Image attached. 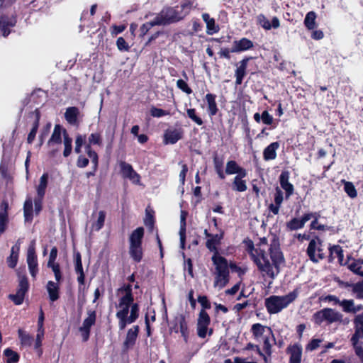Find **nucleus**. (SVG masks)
<instances>
[{
	"label": "nucleus",
	"instance_id": "f704fd0d",
	"mask_svg": "<svg viewBox=\"0 0 363 363\" xmlns=\"http://www.w3.org/2000/svg\"><path fill=\"white\" fill-rule=\"evenodd\" d=\"M155 223V211L152 209H145V217L144 218V224L150 232L153 230Z\"/></svg>",
	"mask_w": 363,
	"mask_h": 363
},
{
	"label": "nucleus",
	"instance_id": "0eeeda50",
	"mask_svg": "<svg viewBox=\"0 0 363 363\" xmlns=\"http://www.w3.org/2000/svg\"><path fill=\"white\" fill-rule=\"evenodd\" d=\"M18 284L15 294H9V298L11 300L15 305H21L24 301L26 294L29 290V282L27 275L25 272H18Z\"/></svg>",
	"mask_w": 363,
	"mask_h": 363
},
{
	"label": "nucleus",
	"instance_id": "2f4dec72",
	"mask_svg": "<svg viewBox=\"0 0 363 363\" xmlns=\"http://www.w3.org/2000/svg\"><path fill=\"white\" fill-rule=\"evenodd\" d=\"M362 283L363 280L354 284L349 283L347 281H340V286L344 288H351L352 293L356 294V298L358 299H362L363 298V293H362L358 288L360 285L362 284Z\"/></svg>",
	"mask_w": 363,
	"mask_h": 363
},
{
	"label": "nucleus",
	"instance_id": "473e14b6",
	"mask_svg": "<svg viewBox=\"0 0 363 363\" xmlns=\"http://www.w3.org/2000/svg\"><path fill=\"white\" fill-rule=\"evenodd\" d=\"M23 215L26 221H31L33 218V201L28 197L23 204Z\"/></svg>",
	"mask_w": 363,
	"mask_h": 363
},
{
	"label": "nucleus",
	"instance_id": "4be33fe9",
	"mask_svg": "<svg viewBox=\"0 0 363 363\" xmlns=\"http://www.w3.org/2000/svg\"><path fill=\"white\" fill-rule=\"evenodd\" d=\"M63 129L64 128H62V126L59 124L55 125L51 137L48 141V146L52 147L55 145H61L62 141V134L63 132Z\"/></svg>",
	"mask_w": 363,
	"mask_h": 363
},
{
	"label": "nucleus",
	"instance_id": "09e8293b",
	"mask_svg": "<svg viewBox=\"0 0 363 363\" xmlns=\"http://www.w3.org/2000/svg\"><path fill=\"white\" fill-rule=\"evenodd\" d=\"M90 144L101 147L103 145V138L100 133H92L88 138Z\"/></svg>",
	"mask_w": 363,
	"mask_h": 363
},
{
	"label": "nucleus",
	"instance_id": "f257e3e1",
	"mask_svg": "<svg viewBox=\"0 0 363 363\" xmlns=\"http://www.w3.org/2000/svg\"><path fill=\"white\" fill-rule=\"evenodd\" d=\"M246 245V250L249 253L251 259L256 264L258 270L263 274L267 275L271 279H274L280 272L281 266L285 263V259L279 245L272 243L269 248V252L272 263L264 250L255 248L254 242L250 239L244 240Z\"/></svg>",
	"mask_w": 363,
	"mask_h": 363
},
{
	"label": "nucleus",
	"instance_id": "dca6fc26",
	"mask_svg": "<svg viewBox=\"0 0 363 363\" xmlns=\"http://www.w3.org/2000/svg\"><path fill=\"white\" fill-rule=\"evenodd\" d=\"M224 232L222 231L219 234H213L206 242V247L211 252H213V255L219 254L218 246L221 244V240L223 239Z\"/></svg>",
	"mask_w": 363,
	"mask_h": 363
},
{
	"label": "nucleus",
	"instance_id": "ea45409f",
	"mask_svg": "<svg viewBox=\"0 0 363 363\" xmlns=\"http://www.w3.org/2000/svg\"><path fill=\"white\" fill-rule=\"evenodd\" d=\"M1 206H4V212L0 213V234L3 233L6 230L8 223V203H2Z\"/></svg>",
	"mask_w": 363,
	"mask_h": 363
},
{
	"label": "nucleus",
	"instance_id": "8fccbe9b",
	"mask_svg": "<svg viewBox=\"0 0 363 363\" xmlns=\"http://www.w3.org/2000/svg\"><path fill=\"white\" fill-rule=\"evenodd\" d=\"M48 267L51 268L54 275L55 278L57 282L60 283V281L62 280V274L60 269V266L58 263H52V264H48Z\"/></svg>",
	"mask_w": 363,
	"mask_h": 363
},
{
	"label": "nucleus",
	"instance_id": "774afa93",
	"mask_svg": "<svg viewBox=\"0 0 363 363\" xmlns=\"http://www.w3.org/2000/svg\"><path fill=\"white\" fill-rule=\"evenodd\" d=\"M262 121L265 125H272L274 122V118L267 111H264L261 115Z\"/></svg>",
	"mask_w": 363,
	"mask_h": 363
},
{
	"label": "nucleus",
	"instance_id": "4c0bfd02",
	"mask_svg": "<svg viewBox=\"0 0 363 363\" xmlns=\"http://www.w3.org/2000/svg\"><path fill=\"white\" fill-rule=\"evenodd\" d=\"M232 189L238 192L245 191L247 189L246 181L239 177H234L232 183Z\"/></svg>",
	"mask_w": 363,
	"mask_h": 363
},
{
	"label": "nucleus",
	"instance_id": "e2e57ef3",
	"mask_svg": "<svg viewBox=\"0 0 363 363\" xmlns=\"http://www.w3.org/2000/svg\"><path fill=\"white\" fill-rule=\"evenodd\" d=\"M89 164V160L85 155L80 154L76 162L77 167L79 168H85Z\"/></svg>",
	"mask_w": 363,
	"mask_h": 363
},
{
	"label": "nucleus",
	"instance_id": "6ab92c4d",
	"mask_svg": "<svg viewBox=\"0 0 363 363\" xmlns=\"http://www.w3.org/2000/svg\"><path fill=\"white\" fill-rule=\"evenodd\" d=\"M79 115L80 111L77 107L70 106L66 109L65 118L69 124L78 126L79 124V121L78 120Z\"/></svg>",
	"mask_w": 363,
	"mask_h": 363
},
{
	"label": "nucleus",
	"instance_id": "c9c22d12",
	"mask_svg": "<svg viewBox=\"0 0 363 363\" xmlns=\"http://www.w3.org/2000/svg\"><path fill=\"white\" fill-rule=\"evenodd\" d=\"M87 315L88 316L84 320L81 327L91 330L96 323V312L94 310H88Z\"/></svg>",
	"mask_w": 363,
	"mask_h": 363
},
{
	"label": "nucleus",
	"instance_id": "c03bdc74",
	"mask_svg": "<svg viewBox=\"0 0 363 363\" xmlns=\"http://www.w3.org/2000/svg\"><path fill=\"white\" fill-rule=\"evenodd\" d=\"M18 337L21 340V342L23 345L25 346H30L33 341V337L26 333H25L23 330L19 329L18 331Z\"/></svg>",
	"mask_w": 363,
	"mask_h": 363
},
{
	"label": "nucleus",
	"instance_id": "4468645a",
	"mask_svg": "<svg viewBox=\"0 0 363 363\" xmlns=\"http://www.w3.org/2000/svg\"><path fill=\"white\" fill-rule=\"evenodd\" d=\"M279 179L281 187L285 191V198L289 199L293 195L294 191V185L289 181V172L288 171H283Z\"/></svg>",
	"mask_w": 363,
	"mask_h": 363
},
{
	"label": "nucleus",
	"instance_id": "f3484780",
	"mask_svg": "<svg viewBox=\"0 0 363 363\" xmlns=\"http://www.w3.org/2000/svg\"><path fill=\"white\" fill-rule=\"evenodd\" d=\"M286 352L290 354L289 363H301L302 357V347L299 344L289 345Z\"/></svg>",
	"mask_w": 363,
	"mask_h": 363
},
{
	"label": "nucleus",
	"instance_id": "338daca9",
	"mask_svg": "<svg viewBox=\"0 0 363 363\" xmlns=\"http://www.w3.org/2000/svg\"><path fill=\"white\" fill-rule=\"evenodd\" d=\"M346 266L350 271L357 275L359 274L360 269H362V267L359 264V263L357 262L356 259H353V262L349 264H347Z\"/></svg>",
	"mask_w": 363,
	"mask_h": 363
},
{
	"label": "nucleus",
	"instance_id": "a878e982",
	"mask_svg": "<svg viewBox=\"0 0 363 363\" xmlns=\"http://www.w3.org/2000/svg\"><path fill=\"white\" fill-rule=\"evenodd\" d=\"M16 23L14 18H9L6 16H2L0 18V30L4 37H6L10 33V28L13 27Z\"/></svg>",
	"mask_w": 363,
	"mask_h": 363
},
{
	"label": "nucleus",
	"instance_id": "5fc2aeb1",
	"mask_svg": "<svg viewBox=\"0 0 363 363\" xmlns=\"http://www.w3.org/2000/svg\"><path fill=\"white\" fill-rule=\"evenodd\" d=\"M134 303V296L125 294L119 299L118 306H131Z\"/></svg>",
	"mask_w": 363,
	"mask_h": 363
},
{
	"label": "nucleus",
	"instance_id": "052dcab7",
	"mask_svg": "<svg viewBox=\"0 0 363 363\" xmlns=\"http://www.w3.org/2000/svg\"><path fill=\"white\" fill-rule=\"evenodd\" d=\"M140 315V306L138 303H135L133 305L130 306V314L129 318L133 321L135 322L136 320L139 318Z\"/></svg>",
	"mask_w": 363,
	"mask_h": 363
},
{
	"label": "nucleus",
	"instance_id": "20e7f679",
	"mask_svg": "<svg viewBox=\"0 0 363 363\" xmlns=\"http://www.w3.org/2000/svg\"><path fill=\"white\" fill-rule=\"evenodd\" d=\"M298 289L285 296L272 295L265 299V307L269 314H276L286 308L298 296Z\"/></svg>",
	"mask_w": 363,
	"mask_h": 363
},
{
	"label": "nucleus",
	"instance_id": "a211bd4d",
	"mask_svg": "<svg viewBox=\"0 0 363 363\" xmlns=\"http://www.w3.org/2000/svg\"><path fill=\"white\" fill-rule=\"evenodd\" d=\"M274 203H271L268 208L273 213L274 215H278L279 213V208L284 201V194L281 189L278 186L275 189V193L274 196Z\"/></svg>",
	"mask_w": 363,
	"mask_h": 363
},
{
	"label": "nucleus",
	"instance_id": "13d9d810",
	"mask_svg": "<svg viewBox=\"0 0 363 363\" xmlns=\"http://www.w3.org/2000/svg\"><path fill=\"white\" fill-rule=\"evenodd\" d=\"M19 247H17V252L13 253V248H11V252L9 257L7 259L8 265L10 268H14L18 262Z\"/></svg>",
	"mask_w": 363,
	"mask_h": 363
},
{
	"label": "nucleus",
	"instance_id": "f03ea898",
	"mask_svg": "<svg viewBox=\"0 0 363 363\" xmlns=\"http://www.w3.org/2000/svg\"><path fill=\"white\" fill-rule=\"evenodd\" d=\"M191 7L192 2L190 0H184L180 6L164 9L155 17V23H160V25H166L178 21L184 18L189 13Z\"/></svg>",
	"mask_w": 363,
	"mask_h": 363
},
{
	"label": "nucleus",
	"instance_id": "6e6552de",
	"mask_svg": "<svg viewBox=\"0 0 363 363\" xmlns=\"http://www.w3.org/2000/svg\"><path fill=\"white\" fill-rule=\"evenodd\" d=\"M323 240L318 235H315L309 242L306 249V255L313 263H318L319 260L325 258V254L323 249Z\"/></svg>",
	"mask_w": 363,
	"mask_h": 363
},
{
	"label": "nucleus",
	"instance_id": "a18cd8bd",
	"mask_svg": "<svg viewBox=\"0 0 363 363\" xmlns=\"http://www.w3.org/2000/svg\"><path fill=\"white\" fill-rule=\"evenodd\" d=\"M316 14L313 11L308 12L304 19V24L309 30H312L315 26Z\"/></svg>",
	"mask_w": 363,
	"mask_h": 363
},
{
	"label": "nucleus",
	"instance_id": "de8ad7c7",
	"mask_svg": "<svg viewBox=\"0 0 363 363\" xmlns=\"http://www.w3.org/2000/svg\"><path fill=\"white\" fill-rule=\"evenodd\" d=\"M92 144L88 141L84 145L85 152L87 155L88 157L90 158L91 162L98 161L99 160V155L97 152L92 148Z\"/></svg>",
	"mask_w": 363,
	"mask_h": 363
},
{
	"label": "nucleus",
	"instance_id": "aec40b11",
	"mask_svg": "<svg viewBox=\"0 0 363 363\" xmlns=\"http://www.w3.org/2000/svg\"><path fill=\"white\" fill-rule=\"evenodd\" d=\"M329 259L328 262H332L334 257L333 254H335L336 257L338 259V262L341 266H346L347 264V262H344V252L341 246L338 245H334L329 247Z\"/></svg>",
	"mask_w": 363,
	"mask_h": 363
},
{
	"label": "nucleus",
	"instance_id": "72a5a7b5",
	"mask_svg": "<svg viewBox=\"0 0 363 363\" xmlns=\"http://www.w3.org/2000/svg\"><path fill=\"white\" fill-rule=\"evenodd\" d=\"M252 47H232V48L230 50L228 48H222L219 52L218 55H220V57L221 58H225L228 60L230 59V52H238L245 51L247 50L250 49Z\"/></svg>",
	"mask_w": 363,
	"mask_h": 363
},
{
	"label": "nucleus",
	"instance_id": "9b49d317",
	"mask_svg": "<svg viewBox=\"0 0 363 363\" xmlns=\"http://www.w3.org/2000/svg\"><path fill=\"white\" fill-rule=\"evenodd\" d=\"M184 130L182 128L167 129L163 135V143L165 145H174L183 138Z\"/></svg>",
	"mask_w": 363,
	"mask_h": 363
},
{
	"label": "nucleus",
	"instance_id": "c85d7f7f",
	"mask_svg": "<svg viewBox=\"0 0 363 363\" xmlns=\"http://www.w3.org/2000/svg\"><path fill=\"white\" fill-rule=\"evenodd\" d=\"M62 135L64 145L63 156L68 157L72 151V138L69 136L66 129H63Z\"/></svg>",
	"mask_w": 363,
	"mask_h": 363
},
{
	"label": "nucleus",
	"instance_id": "ddd939ff",
	"mask_svg": "<svg viewBox=\"0 0 363 363\" xmlns=\"http://www.w3.org/2000/svg\"><path fill=\"white\" fill-rule=\"evenodd\" d=\"M252 59L251 57H244L240 62L235 71V84L240 85L247 74V68L249 61Z\"/></svg>",
	"mask_w": 363,
	"mask_h": 363
},
{
	"label": "nucleus",
	"instance_id": "f8f14e48",
	"mask_svg": "<svg viewBox=\"0 0 363 363\" xmlns=\"http://www.w3.org/2000/svg\"><path fill=\"white\" fill-rule=\"evenodd\" d=\"M174 321L175 325L173 327L174 331L175 333L180 332L182 336L184 338V342H187L189 335V331L185 316L184 315H180L179 316L175 318Z\"/></svg>",
	"mask_w": 363,
	"mask_h": 363
},
{
	"label": "nucleus",
	"instance_id": "603ef678",
	"mask_svg": "<svg viewBox=\"0 0 363 363\" xmlns=\"http://www.w3.org/2000/svg\"><path fill=\"white\" fill-rule=\"evenodd\" d=\"M354 302L352 299H343L340 301V305L342 308V311L345 313H351L354 311Z\"/></svg>",
	"mask_w": 363,
	"mask_h": 363
},
{
	"label": "nucleus",
	"instance_id": "5701e85b",
	"mask_svg": "<svg viewBox=\"0 0 363 363\" xmlns=\"http://www.w3.org/2000/svg\"><path fill=\"white\" fill-rule=\"evenodd\" d=\"M216 95L214 94L208 93L205 96V100L207 103V111L210 116H214L218 111V108L216 101Z\"/></svg>",
	"mask_w": 363,
	"mask_h": 363
},
{
	"label": "nucleus",
	"instance_id": "423d86ee",
	"mask_svg": "<svg viewBox=\"0 0 363 363\" xmlns=\"http://www.w3.org/2000/svg\"><path fill=\"white\" fill-rule=\"evenodd\" d=\"M211 259L216 267L215 286L224 287L229 281L228 260L219 254L213 255Z\"/></svg>",
	"mask_w": 363,
	"mask_h": 363
},
{
	"label": "nucleus",
	"instance_id": "cd10ccee",
	"mask_svg": "<svg viewBox=\"0 0 363 363\" xmlns=\"http://www.w3.org/2000/svg\"><path fill=\"white\" fill-rule=\"evenodd\" d=\"M213 162L215 171L218 177L222 180L224 179L225 178V174L223 171V158L218 157V154L216 152L213 157Z\"/></svg>",
	"mask_w": 363,
	"mask_h": 363
},
{
	"label": "nucleus",
	"instance_id": "39448f33",
	"mask_svg": "<svg viewBox=\"0 0 363 363\" xmlns=\"http://www.w3.org/2000/svg\"><path fill=\"white\" fill-rule=\"evenodd\" d=\"M145 230L138 227L132 231L129 236V255L133 260L139 263L143 257V240Z\"/></svg>",
	"mask_w": 363,
	"mask_h": 363
},
{
	"label": "nucleus",
	"instance_id": "0e129e2a",
	"mask_svg": "<svg viewBox=\"0 0 363 363\" xmlns=\"http://www.w3.org/2000/svg\"><path fill=\"white\" fill-rule=\"evenodd\" d=\"M177 86L179 89L187 94L192 93V89L189 86L188 84L182 79L177 80Z\"/></svg>",
	"mask_w": 363,
	"mask_h": 363
},
{
	"label": "nucleus",
	"instance_id": "2eb2a0df",
	"mask_svg": "<svg viewBox=\"0 0 363 363\" xmlns=\"http://www.w3.org/2000/svg\"><path fill=\"white\" fill-rule=\"evenodd\" d=\"M139 332L140 328L138 325H133L132 328L128 330L123 345L124 350H128L135 345Z\"/></svg>",
	"mask_w": 363,
	"mask_h": 363
},
{
	"label": "nucleus",
	"instance_id": "79ce46f5",
	"mask_svg": "<svg viewBox=\"0 0 363 363\" xmlns=\"http://www.w3.org/2000/svg\"><path fill=\"white\" fill-rule=\"evenodd\" d=\"M286 228L289 230L293 231L298 229H301L304 227L303 222L301 218H293L286 224Z\"/></svg>",
	"mask_w": 363,
	"mask_h": 363
},
{
	"label": "nucleus",
	"instance_id": "3c124183",
	"mask_svg": "<svg viewBox=\"0 0 363 363\" xmlns=\"http://www.w3.org/2000/svg\"><path fill=\"white\" fill-rule=\"evenodd\" d=\"M240 165L235 160H230L226 164L225 174H235L237 173Z\"/></svg>",
	"mask_w": 363,
	"mask_h": 363
},
{
	"label": "nucleus",
	"instance_id": "864d4df0",
	"mask_svg": "<svg viewBox=\"0 0 363 363\" xmlns=\"http://www.w3.org/2000/svg\"><path fill=\"white\" fill-rule=\"evenodd\" d=\"M74 269L77 274L83 273V266L82 262V256L79 252H76L74 254Z\"/></svg>",
	"mask_w": 363,
	"mask_h": 363
},
{
	"label": "nucleus",
	"instance_id": "6e6d98bb",
	"mask_svg": "<svg viewBox=\"0 0 363 363\" xmlns=\"http://www.w3.org/2000/svg\"><path fill=\"white\" fill-rule=\"evenodd\" d=\"M313 320L315 324L318 325H320L321 323L325 320V313L324 308L316 311L313 315Z\"/></svg>",
	"mask_w": 363,
	"mask_h": 363
},
{
	"label": "nucleus",
	"instance_id": "69168bd1",
	"mask_svg": "<svg viewBox=\"0 0 363 363\" xmlns=\"http://www.w3.org/2000/svg\"><path fill=\"white\" fill-rule=\"evenodd\" d=\"M118 319V327L121 330H124L127 325L134 323L129 317H116Z\"/></svg>",
	"mask_w": 363,
	"mask_h": 363
},
{
	"label": "nucleus",
	"instance_id": "58836bf2",
	"mask_svg": "<svg viewBox=\"0 0 363 363\" xmlns=\"http://www.w3.org/2000/svg\"><path fill=\"white\" fill-rule=\"evenodd\" d=\"M342 182L344 184V191L351 199H354L357 196V189L351 182H347L345 180H342Z\"/></svg>",
	"mask_w": 363,
	"mask_h": 363
},
{
	"label": "nucleus",
	"instance_id": "e433bc0d",
	"mask_svg": "<svg viewBox=\"0 0 363 363\" xmlns=\"http://www.w3.org/2000/svg\"><path fill=\"white\" fill-rule=\"evenodd\" d=\"M106 212L104 211H100L99 212L98 218L96 221L94 222L91 225L93 230L99 231L104 225L106 219Z\"/></svg>",
	"mask_w": 363,
	"mask_h": 363
},
{
	"label": "nucleus",
	"instance_id": "412c9836",
	"mask_svg": "<svg viewBox=\"0 0 363 363\" xmlns=\"http://www.w3.org/2000/svg\"><path fill=\"white\" fill-rule=\"evenodd\" d=\"M46 289L48 294L49 299L52 301H56L60 298V285L58 282L48 281L46 285Z\"/></svg>",
	"mask_w": 363,
	"mask_h": 363
},
{
	"label": "nucleus",
	"instance_id": "7c9ffc66",
	"mask_svg": "<svg viewBox=\"0 0 363 363\" xmlns=\"http://www.w3.org/2000/svg\"><path fill=\"white\" fill-rule=\"evenodd\" d=\"M48 173H43V175L40 178L39 184L36 188L37 196L38 197H44L46 191V189L48 184Z\"/></svg>",
	"mask_w": 363,
	"mask_h": 363
},
{
	"label": "nucleus",
	"instance_id": "b1692460",
	"mask_svg": "<svg viewBox=\"0 0 363 363\" xmlns=\"http://www.w3.org/2000/svg\"><path fill=\"white\" fill-rule=\"evenodd\" d=\"M257 21L259 24L266 30H270L272 28H277L279 27V20L277 17H273L272 22L267 19L264 15H259L257 16Z\"/></svg>",
	"mask_w": 363,
	"mask_h": 363
},
{
	"label": "nucleus",
	"instance_id": "9d476101",
	"mask_svg": "<svg viewBox=\"0 0 363 363\" xmlns=\"http://www.w3.org/2000/svg\"><path fill=\"white\" fill-rule=\"evenodd\" d=\"M119 164L121 174L123 178L129 179L135 184L139 183L140 176L134 170L131 164L124 161H121Z\"/></svg>",
	"mask_w": 363,
	"mask_h": 363
},
{
	"label": "nucleus",
	"instance_id": "7ed1b4c3",
	"mask_svg": "<svg viewBox=\"0 0 363 363\" xmlns=\"http://www.w3.org/2000/svg\"><path fill=\"white\" fill-rule=\"evenodd\" d=\"M198 301L201 304L202 308L201 309L196 323L197 335L200 338H206L207 335L211 336L213 333V329L209 328L211 324V318L206 312L207 309L211 308V303L206 296H199Z\"/></svg>",
	"mask_w": 363,
	"mask_h": 363
},
{
	"label": "nucleus",
	"instance_id": "c756f323",
	"mask_svg": "<svg viewBox=\"0 0 363 363\" xmlns=\"http://www.w3.org/2000/svg\"><path fill=\"white\" fill-rule=\"evenodd\" d=\"M202 18L206 24L207 33L208 34H213L219 30V27L216 24L215 20L211 18L208 13H203Z\"/></svg>",
	"mask_w": 363,
	"mask_h": 363
},
{
	"label": "nucleus",
	"instance_id": "1a4fd4ad",
	"mask_svg": "<svg viewBox=\"0 0 363 363\" xmlns=\"http://www.w3.org/2000/svg\"><path fill=\"white\" fill-rule=\"evenodd\" d=\"M26 260L30 274L33 279H35L36 275L38 273V263L35 252V240H32L28 247Z\"/></svg>",
	"mask_w": 363,
	"mask_h": 363
},
{
	"label": "nucleus",
	"instance_id": "4d7b16f0",
	"mask_svg": "<svg viewBox=\"0 0 363 363\" xmlns=\"http://www.w3.org/2000/svg\"><path fill=\"white\" fill-rule=\"evenodd\" d=\"M150 115L152 117L160 118L165 116L171 115L170 112L166 110H163L162 108H157L155 106H152L150 108Z\"/></svg>",
	"mask_w": 363,
	"mask_h": 363
},
{
	"label": "nucleus",
	"instance_id": "680f3d73",
	"mask_svg": "<svg viewBox=\"0 0 363 363\" xmlns=\"http://www.w3.org/2000/svg\"><path fill=\"white\" fill-rule=\"evenodd\" d=\"M44 337V330L43 331L38 332L36 335L35 342V349L38 350V355L40 356L43 353L41 346H42V340Z\"/></svg>",
	"mask_w": 363,
	"mask_h": 363
},
{
	"label": "nucleus",
	"instance_id": "37998d69",
	"mask_svg": "<svg viewBox=\"0 0 363 363\" xmlns=\"http://www.w3.org/2000/svg\"><path fill=\"white\" fill-rule=\"evenodd\" d=\"M4 354L7 357L6 363H17L19 361V354L10 348H7L4 351Z\"/></svg>",
	"mask_w": 363,
	"mask_h": 363
},
{
	"label": "nucleus",
	"instance_id": "393cba45",
	"mask_svg": "<svg viewBox=\"0 0 363 363\" xmlns=\"http://www.w3.org/2000/svg\"><path fill=\"white\" fill-rule=\"evenodd\" d=\"M279 147L278 142H273L267 146L263 151V158L266 161L273 160L277 157V150Z\"/></svg>",
	"mask_w": 363,
	"mask_h": 363
},
{
	"label": "nucleus",
	"instance_id": "bb28decb",
	"mask_svg": "<svg viewBox=\"0 0 363 363\" xmlns=\"http://www.w3.org/2000/svg\"><path fill=\"white\" fill-rule=\"evenodd\" d=\"M325 321L328 323L342 322L343 315L342 313L330 308H325Z\"/></svg>",
	"mask_w": 363,
	"mask_h": 363
},
{
	"label": "nucleus",
	"instance_id": "49530a36",
	"mask_svg": "<svg viewBox=\"0 0 363 363\" xmlns=\"http://www.w3.org/2000/svg\"><path fill=\"white\" fill-rule=\"evenodd\" d=\"M187 116L198 125H202L203 121L202 118L198 116L196 108H187Z\"/></svg>",
	"mask_w": 363,
	"mask_h": 363
},
{
	"label": "nucleus",
	"instance_id": "bf43d9fd",
	"mask_svg": "<svg viewBox=\"0 0 363 363\" xmlns=\"http://www.w3.org/2000/svg\"><path fill=\"white\" fill-rule=\"evenodd\" d=\"M251 332L255 337H260L264 332V327L260 323H255L252 325Z\"/></svg>",
	"mask_w": 363,
	"mask_h": 363
},
{
	"label": "nucleus",
	"instance_id": "a19ab883",
	"mask_svg": "<svg viewBox=\"0 0 363 363\" xmlns=\"http://www.w3.org/2000/svg\"><path fill=\"white\" fill-rule=\"evenodd\" d=\"M354 333L351 337L352 346L358 345L359 339L363 338V327L354 325Z\"/></svg>",
	"mask_w": 363,
	"mask_h": 363
}]
</instances>
